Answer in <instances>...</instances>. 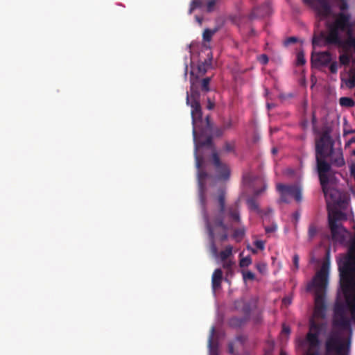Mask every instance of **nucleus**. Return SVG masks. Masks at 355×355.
I'll return each instance as SVG.
<instances>
[{
    "instance_id": "obj_1",
    "label": "nucleus",
    "mask_w": 355,
    "mask_h": 355,
    "mask_svg": "<svg viewBox=\"0 0 355 355\" xmlns=\"http://www.w3.org/2000/svg\"><path fill=\"white\" fill-rule=\"evenodd\" d=\"M338 267L340 287L345 302L340 300L338 293L333 309V325L338 331L332 332L327 340L331 335L338 334L347 346L346 354L348 355L352 334V320L355 321V234L350 239L347 252L340 254Z\"/></svg>"
},
{
    "instance_id": "obj_2",
    "label": "nucleus",
    "mask_w": 355,
    "mask_h": 355,
    "mask_svg": "<svg viewBox=\"0 0 355 355\" xmlns=\"http://www.w3.org/2000/svg\"><path fill=\"white\" fill-rule=\"evenodd\" d=\"M202 209L204 220L209 239H215L216 238L220 242H224L228 239V230L233 229V226L235 225L241 224L237 202L228 207L227 217L215 216L211 219L207 215L205 206L202 207Z\"/></svg>"
},
{
    "instance_id": "obj_3",
    "label": "nucleus",
    "mask_w": 355,
    "mask_h": 355,
    "mask_svg": "<svg viewBox=\"0 0 355 355\" xmlns=\"http://www.w3.org/2000/svg\"><path fill=\"white\" fill-rule=\"evenodd\" d=\"M326 256L327 260L322 263L320 270L316 272L312 280L308 283L306 287L307 291H314V315L315 317L320 318H325L327 311L325 295L329 284V250H327Z\"/></svg>"
},
{
    "instance_id": "obj_4",
    "label": "nucleus",
    "mask_w": 355,
    "mask_h": 355,
    "mask_svg": "<svg viewBox=\"0 0 355 355\" xmlns=\"http://www.w3.org/2000/svg\"><path fill=\"white\" fill-rule=\"evenodd\" d=\"M317 151V172L327 206L329 207L330 204L340 205L343 202L342 193L332 186L336 180L335 171L331 168L329 162L324 161L320 155V147Z\"/></svg>"
},
{
    "instance_id": "obj_5",
    "label": "nucleus",
    "mask_w": 355,
    "mask_h": 355,
    "mask_svg": "<svg viewBox=\"0 0 355 355\" xmlns=\"http://www.w3.org/2000/svg\"><path fill=\"white\" fill-rule=\"evenodd\" d=\"M210 82L211 78L209 77L199 79L198 77H194L192 72L191 73L190 90L187 92L186 103L191 108V114L193 123L198 120H201L202 116L198 89L200 88L202 92H208L210 90Z\"/></svg>"
},
{
    "instance_id": "obj_6",
    "label": "nucleus",
    "mask_w": 355,
    "mask_h": 355,
    "mask_svg": "<svg viewBox=\"0 0 355 355\" xmlns=\"http://www.w3.org/2000/svg\"><path fill=\"white\" fill-rule=\"evenodd\" d=\"M321 149V154L320 155L327 162L326 159L329 157L330 166L331 165L336 167H342L345 166V161L343 157L341 149L335 150L334 148V142L328 132H324L321 135L319 140L316 142L315 145V159L317 160L318 148Z\"/></svg>"
},
{
    "instance_id": "obj_7",
    "label": "nucleus",
    "mask_w": 355,
    "mask_h": 355,
    "mask_svg": "<svg viewBox=\"0 0 355 355\" xmlns=\"http://www.w3.org/2000/svg\"><path fill=\"white\" fill-rule=\"evenodd\" d=\"M340 29L335 26L333 24L328 26V33L325 35L321 33L319 37H314L313 38V45L318 46L320 41L324 39L328 44H335L340 46H349L352 47L355 50V37L349 36L345 42H343L340 39Z\"/></svg>"
},
{
    "instance_id": "obj_8",
    "label": "nucleus",
    "mask_w": 355,
    "mask_h": 355,
    "mask_svg": "<svg viewBox=\"0 0 355 355\" xmlns=\"http://www.w3.org/2000/svg\"><path fill=\"white\" fill-rule=\"evenodd\" d=\"M319 331L318 325L315 323H311L310 330L307 333L305 338H299L297 341L298 348L305 349L308 346L309 351L318 350L320 340H319Z\"/></svg>"
},
{
    "instance_id": "obj_9",
    "label": "nucleus",
    "mask_w": 355,
    "mask_h": 355,
    "mask_svg": "<svg viewBox=\"0 0 355 355\" xmlns=\"http://www.w3.org/2000/svg\"><path fill=\"white\" fill-rule=\"evenodd\" d=\"M325 355H347V346L338 334L331 335L325 341Z\"/></svg>"
},
{
    "instance_id": "obj_10",
    "label": "nucleus",
    "mask_w": 355,
    "mask_h": 355,
    "mask_svg": "<svg viewBox=\"0 0 355 355\" xmlns=\"http://www.w3.org/2000/svg\"><path fill=\"white\" fill-rule=\"evenodd\" d=\"M196 166L199 169L198 173V195L199 200L202 207H205L206 198H205V180L208 176V174L203 171H200L201 166L203 162L202 157L196 155Z\"/></svg>"
},
{
    "instance_id": "obj_11",
    "label": "nucleus",
    "mask_w": 355,
    "mask_h": 355,
    "mask_svg": "<svg viewBox=\"0 0 355 355\" xmlns=\"http://www.w3.org/2000/svg\"><path fill=\"white\" fill-rule=\"evenodd\" d=\"M303 2L311 6L316 12L317 15L326 18L331 12V7L329 0H302Z\"/></svg>"
},
{
    "instance_id": "obj_12",
    "label": "nucleus",
    "mask_w": 355,
    "mask_h": 355,
    "mask_svg": "<svg viewBox=\"0 0 355 355\" xmlns=\"http://www.w3.org/2000/svg\"><path fill=\"white\" fill-rule=\"evenodd\" d=\"M212 162L217 173L218 179L220 180H229L230 177V169L226 164L220 161L217 153L212 154Z\"/></svg>"
},
{
    "instance_id": "obj_13",
    "label": "nucleus",
    "mask_w": 355,
    "mask_h": 355,
    "mask_svg": "<svg viewBox=\"0 0 355 355\" xmlns=\"http://www.w3.org/2000/svg\"><path fill=\"white\" fill-rule=\"evenodd\" d=\"M256 306L257 300L255 299L245 301L244 299L241 298L235 300L234 302V309L243 313L244 317L247 318L248 320L252 310Z\"/></svg>"
},
{
    "instance_id": "obj_14",
    "label": "nucleus",
    "mask_w": 355,
    "mask_h": 355,
    "mask_svg": "<svg viewBox=\"0 0 355 355\" xmlns=\"http://www.w3.org/2000/svg\"><path fill=\"white\" fill-rule=\"evenodd\" d=\"M329 226L332 239L340 244H344L346 242L347 237L349 235V232L342 225H336L333 222Z\"/></svg>"
},
{
    "instance_id": "obj_15",
    "label": "nucleus",
    "mask_w": 355,
    "mask_h": 355,
    "mask_svg": "<svg viewBox=\"0 0 355 355\" xmlns=\"http://www.w3.org/2000/svg\"><path fill=\"white\" fill-rule=\"evenodd\" d=\"M277 191H284L288 196H292L297 202H300L302 200V189L296 184L286 185L278 184L276 186Z\"/></svg>"
},
{
    "instance_id": "obj_16",
    "label": "nucleus",
    "mask_w": 355,
    "mask_h": 355,
    "mask_svg": "<svg viewBox=\"0 0 355 355\" xmlns=\"http://www.w3.org/2000/svg\"><path fill=\"white\" fill-rule=\"evenodd\" d=\"M350 18L351 16L349 14L341 12L338 14L336 20L332 24L340 29L341 31L348 30V33L351 35L352 24L350 23Z\"/></svg>"
},
{
    "instance_id": "obj_17",
    "label": "nucleus",
    "mask_w": 355,
    "mask_h": 355,
    "mask_svg": "<svg viewBox=\"0 0 355 355\" xmlns=\"http://www.w3.org/2000/svg\"><path fill=\"white\" fill-rule=\"evenodd\" d=\"M331 60V53L328 51L318 53L314 57L312 55L311 62L322 66H327Z\"/></svg>"
},
{
    "instance_id": "obj_18",
    "label": "nucleus",
    "mask_w": 355,
    "mask_h": 355,
    "mask_svg": "<svg viewBox=\"0 0 355 355\" xmlns=\"http://www.w3.org/2000/svg\"><path fill=\"white\" fill-rule=\"evenodd\" d=\"M347 219L346 214L339 210L329 211L328 214L329 225L333 222L334 225H341L339 222Z\"/></svg>"
},
{
    "instance_id": "obj_19",
    "label": "nucleus",
    "mask_w": 355,
    "mask_h": 355,
    "mask_svg": "<svg viewBox=\"0 0 355 355\" xmlns=\"http://www.w3.org/2000/svg\"><path fill=\"white\" fill-rule=\"evenodd\" d=\"M218 202L219 205V209L216 216H223L227 217L228 207L225 208V193L223 190H220L218 196Z\"/></svg>"
},
{
    "instance_id": "obj_20",
    "label": "nucleus",
    "mask_w": 355,
    "mask_h": 355,
    "mask_svg": "<svg viewBox=\"0 0 355 355\" xmlns=\"http://www.w3.org/2000/svg\"><path fill=\"white\" fill-rule=\"evenodd\" d=\"M270 13V6L269 4L266 3L262 5L259 8H255L253 9L250 18L254 19L257 17H263Z\"/></svg>"
},
{
    "instance_id": "obj_21",
    "label": "nucleus",
    "mask_w": 355,
    "mask_h": 355,
    "mask_svg": "<svg viewBox=\"0 0 355 355\" xmlns=\"http://www.w3.org/2000/svg\"><path fill=\"white\" fill-rule=\"evenodd\" d=\"M223 279V271L220 268L216 269L211 277V286L214 291L220 288Z\"/></svg>"
},
{
    "instance_id": "obj_22",
    "label": "nucleus",
    "mask_w": 355,
    "mask_h": 355,
    "mask_svg": "<svg viewBox=\"0 0 355 355\" xmlns=\"http://www.w3.org/2000/svg\"><path fill=\"white\" fill-rule=\"evenodd\" d=\"M233 234L232 235V238L234 239L237 242L241 241L245 236V228L244 226L241 225L238 228L232 229Z\"/></svg>"
},
{
    "instance_id": "obj_23",
    "label": "nucleus",
    "mask_w": 355,
    "mask_h": 355,
    "mask_svg": "<svg viewBox=\"0 0 355 355\" xmlns=\"http://www.w3.org/2000/svg\"><path fill=\"white\" fill-rule=\"evenodd\" d=\"M247 320H248V319L244 316L241 318L232 317L229 320V324L232 327H240L244 324Z\"/></svg>"
},
{
    "instance_id": "obj_24",
    "label": "nucleus",
    "mask_w": 355,
    "mask_h": 355,
    "mask_svg": "<svg viewBox=\"0 0 355 355\" xmlns=\"http://www.w3.org/2000/svg\"><path fill=\"white\" fill-rule=\"evenodd\" d=\"M233 248L228 245L225 248L219 253L220 259L222 261H228L227 259L232 254Z\"/></svg>"
},
{
    "instance_id": "obj_25",
    "label": "nucleus",
    "mask_w": 355,
    "mask_h": 355,
    "mask_svg": "<svg viewBox=\"0 0 355 355\" xmlns=\"http://www.w3.org/2000/svg\"><path fill=\"white\" fill-rule=\"evenodd\" d=\"M247 205L250 210L255 211L258 213L260 212L259 204L257 202L256 198L251 197L247 200Z\"/></svg>"
},
{
    "instance_id": "obj_26",
    "label": "nucleus",
    "mask_w": 355,
    "mask_h": 355,
    "mask_svg": "<svg viewBox=\"0 0 355 355\" xmlns=\"http://www.w3.org/2000/svg\"><path fill=\"white\" fill-rule=\"evenodd\" d=\"M339 103L343 107H352L355 105L354 101L349 97H341Z\"/></svg>"
},
{
    "instance_id": "obj_27",
    "label": "nucleus",
    "mask_w": 355,
    "mask_h": 355,
    "mask_svg": "<svg viewBox=\"0 0 355 355\" xmlns=\"http://www.w3.org/2000/svg\"><path fill=\"white\" fill-rule=\"evenodd\" d=\"M234 262L232 260L223 261V268L226 270L227 275H232L233 274L232 267Z\"/></svg>"
},
{
    "instance_id": "obj_28",
    "label": "nucleus",
    "mask_w": 355,
    "mask_h": 355,
    "mask_svg": "<svg viewBox=\"0 0 355 355\" xmlns=\"http://www.w3.org/2000/svg\"><path fill=\"white\" fill-rule=\"evenodd\" d=\"M318 234V229L315 224L312 223L309 225L308 230V237L309 240H312Z\"/></svg>"
},
{
    "instance_id": "obj_29",
    "label": "nucleus",
    "mask_w": 355,
    "mask_h": 355,
    "mask_svg": "<svg viewBox=\"0 0 355 355\" xmlns=\"http://www.w3.org/2000/svg\"><path fill=\"white\" fill-rule=\"evenodd\" d=\"M215 32V31H212L209 28L205 29L202 34L203 40L208 42H210Z\"/></svg>"
},
{
    "instance_id": "obj_30",
    "label": "nucleus",
    "mask_w": 355,
    "mask_h": 355,
    "mask_svg": "<svg viewBox=\"0 0 355 355\" xmlns=\"http://www.w3.org/2000/svg\"><path fill=\"white\" fill-rule=\"evenodd\" d=\"M252 260L250 256H247L245 257H242L240 259L239 261V266L241 268H245L249 266L250 264H252Z\"/></svg>"
},
{
    "instance_id": "obj_31",
    "label": "nucleus",
    "mask_w": 355,
    "mask_h": 355,
    "mask_svg": "<svg viewBox=\"0 0 355 355\" xmlns=\"http://www.w3.org/2000/svg\"><path fill=\"white\" fill-rule=\"evenodd\" d=\"M351 56L347 53L341 54L339 56V61L342 65L347 66L349 64Z\"/></svg>"
},
{
    "instance_id": "obj_32",
    "label": "nucleus",
    "mask_w": 355,
    "mask_h": 355,
    "mask_svg": "<svg viewBox=\"0 0 355 355\" xmlns=\"http://www.w3.org/2000/svg\"><path fill=\"white\" fill-rule=\"evenodd\" d=\"M242 275H243V279L244 281H247V280L253 281L255 279L254 274L250 270H247V271L243 270Z\"/></svg>"
},
{
    "instance_id": "obj_33",
    "label": "nucleus",
    "mask_w": 355,
    "mask_h": 355,
    "mask_svg": "<svg viewBox=\"0 0 355 355\" xmlns=\"http://www.w3.org/2000/svg\"><path fill=\"white\" fill-rule=\"evenodd\" d=\"M256 268L261 274H266L267 272V264L264 262H259L256 264Z\"/></svg>"
},
{
    "instance_id": "obj_34",
    "label": "nucleus",
    "mask_w": 355,
    "mask_h": 355,
    "mask_svg": "<svg viewBox=\"0 0 355 355\" xmlns=\"http://www.w3.org/2000/svg\"><path fill=\"white\" fill-rule=\"evenodd\" d=\"M209 243H210V250H211L212 254L215 257L218 256V248L215 243V239H209Z\"/></svg>"
},
{
    "instance_id": "obj_35",
    "label": "nucleus",
    "mask_w": 355,
    "mask_h": 355,
    "mask_svg": "<svg viewBox=\"0 0 355 355\" xmlns=\"http://www.w3.org/2000/svg\"><path fill=\"white\" fill-rule=\"evenodd\" d=\"M235 145L234 142L226 141L224 145V150L227 153H232L234 151Z\"/></svg>"
},
{
    "instance_id": "obj_36",
    "label": "nucleus",
    "mask_w": 355,
    "mask_h": 355,
    "mask_svg": "<svg viewBox=\"0 0 355 355\" xmlns=\"http://www.w3.org/2000/svg\"><path fill=\"white\" fill-rule=\"evenodd\" d=\"M201 1L200 0H193L191 3L190 8H189V14H191L193 11L196 9L197 8H199L201 6Z\"/></svg>"
},
{
    "instance_id": "obj_37",
    "label": "nucleus",
    "mask_w": 355,
    "mask_h": 355,
    "mask_svg": "<svg viewBox=\"0 0 355 355\" xmlns=\"http://www.w3.org/2000/svg\"><path fill=\"white\" fill-rule=\"evenodd\" d=\"M214 334H215V327H212L211 329L210 335H209V339H208V345H209V347L210 348L211 351H213V349H214L213 337H214Z\"/></svg>"
},
{
    "instance_id": "obj_38",
    "label": "nucleus",
    "mask_w": 355,
    "mask_h": 355,
    "mask_svg": "<svg viewBox=\"0 0 355 355\" xmlns=\"http://www.w3.org/2000/svg\"><path fill=\"white\" fill-rule=\"evenodd\" d=\"M219 0H209L207 3V11L211 12L214 10V6Z\"/></svg>"
},
{
    "instance_id": "obj_39",
    "label": "nucleus",
    "mask_w": 355,
    "mask_h": 355,
    "mask_svg": "<svg viewBox=\"0 0 355 355\" xmlns=\"http://www.w3.org/2000/svg\"><path fill=\"white\" fill-rule=\"evenodd\" d=\"M280 193V201L285 203H288L289 199L288 196L285 193L284 191H278Z\"/></svg>"
},
{
    "instance_id": "obj_40",
    "label": "nucleus",
    "mask_w": 355,
    "mask_h": 355,
    "mask_svg": "<svg viewBox=\"0 0 355 355\" xmlns=\"http://www.w3.org/2000/svg\"><path fill=\"white\" fill-rule=\"evenodd\" d=\"M306 60L303 53H298L297 55V64L298 65H302L305 63Z\"/></svg>"
},
{
    "instance_id": "obj_41",
    "label": "nucleus",
    "mask_w": 355,
    "mask_h": 355,
    "mask_svg": "<svg viewBox=\"0 0 355 355\" xmlns=\"http://www.w3.org/2000/svg\"><path fill=\"white\" fill-rule=\"evenodd\" d=\"M232 126V119H228L227 121H223L222 128L224 131L230 129Z\"/></svg>"
},
{
    "instance_id": "obj_42",
    "label": "nucleus",
    "mask_w": 355,
    "mask_h": 355,
    "mask_svg": "<svg viewBox=\"0 0 355 355\" xmlns=\"http://www.w3.org/2000/svg\"><path fill=\"white\" fill-rule=\"evenodd\" d=\"M266 188H267L266 184H263V186L261 189H256L254 191L252 197H254L257 198L259 196H260L263 192H264L266 191Z\"/></svg>"
},
{
    "instance_id": "obj_43",
    "label": "nucleus",
    "mask_w": 355,
    "mask_h": 355,
    "mask_svg": "<svg viewBox=\"0 0 355 355\" xmlns=\"http://www.w3.org/2000/svg\"><path fill=\"white\" fill-rule=\"evenodd\" d=\"M259 61L261 64L265 65L268 64L269 59L268 57L266 54H261L258 58Z\"/></svg>"
},
{
    "instance_id": "obj_44",
    "label": "nucleus",
    "mask_w": 355,
    "mask_h": 355,
    "mask_svg": "<svg viewBox=\"0 0 355 355\" xmlns=\"http://www.w3.org/2000/svg\"><path fill=\"white\" fill-rule=\"evenodd\" d=\"M254 245L256 246L257 248L263 250L265 248V243L261 240H257L254 242Z\"/></svg>"
},
{
    "instance_id": "obj_45",
    "label": "nucleus",
    "mask_w": 355,
    "mask_h": 355,
    "mask_svg": "<svg viewBox=\"0 0 355 355\" xmlns=\"http://www.w3.org/2000/svg\"><path fill=\"white\" fill-rule=\"evenodd\" d=\"M297 37H290L287 38L284 41V45L285 46H288L291 44H294V43L297 42Z\"/></svg>"
},
{
    "instance_id": "obj_46",
    "label": "nucleus",
    "mask_w": 355,
    "mask_h": 355,
    "mask_svg": "<svg viewBox=\"0 0 355 355\" xmlns=\"http://www.w3.org/2000/svg\"><path fill=\"white\" fill-rule=\"evenodd\" d=\"M347 85L349 88H353L355 87V76H353L348 79Z\"/></svg>"
},
{
    "instance_id": "obj_47",
    "label": "nucleus",
    "mask_w": 355,
    "mask_h": 355,
    "mask_svg": "<svg viewBox=\"0 0 355 355\" xmlns=\"http://www.w3.org/2000/svg\"><path fill=\"white\" fill-rule=\"evenodd\" d=\"M329 70L332 73H336L338 71V64L336 62H333L329 66Z\"/></svg>"
},
{
    "instance_id": "obj_48",
    "label": "nucleus",
    "mask_w": 355,
    "mask_h": 355,
    "mask_svg": "<svg viewBox=\"0 0 355 355\" xmlns=\"http://www.w3.org/2000/svg\"><path fill=\"white\" fill-rule=\"evenodd\" d=\"M299 260H300L299 256L297 254H295L293 258V262L294 267L296 270H297L299 268Z\"/></svg>"
},
{
    "instance_id": "obj_49",
    "label": "nucleus",
    "mask_w": 355,
    "mask_h": 355,
    "mask_svg": "<svg viewBox=\"0 0 355 355\" xmlns=\"http://www.w3.org/2000/svg\"><path fill=\"white\" fill-rule=\"evenodd\" d=\"M224 130L222 127L215 129L214 134L216 137H220L223 135Z\"/></svg>"
},
{
    "instance_id": "obj_50",
    "label": "nucleus",
    "mask_w": 355,
    "mask_h": 355,
    "mask_svg": "<svg viewBox=\"0 0 355 355\" xmlns=\"http://www.w3.org/2000/svg\"><path fill=\"white\" fill-rule=\"evenodd\" d=\"M339 8L341 11H344L348 8V4L345 0H341Z\"/></svg>"
},
{
    "instance_id": "obj_51",
    "label": "nucleus",
    "mask_w": 355,
    "mask_h": 355,
    "mask_svg": "<svg viewBox=\"0 0 355 355\" xmlns=\"http://www.w3.org/2000/svg\"><path fill=\"white\" fill-rule=\"evenodd\" d=\"M291 332V329L288 326L283 324L282 333L286 335H288Z\"/></svg>"
},
{
    "instance_id": "obj_52",
    "label": "nucleus",
    "mask_w": 355,
    "mask_h": 355,
    "mask_svg": "<svg viewBox=\"0 0 355 355\" xmlns=\"http://www.w3.org/2000/svg\"><path fill=\"white\" fill-rule=\"evenodd\" d=\"M212 144V139L211 137H208L206 140L201 144V146H211Z\"/></svg>"
},
{
    "instance_id": "obj_53",
    "label": "nucleus",
    "mask_w": 355,
    "mask_h": 355,
    "mask_svg": "<svg viewBox=\"0 0 355 355\" xmlns=\"http://www.w3.org/2000/svg\"><path fill=\"white\" fill-rule=\"evenodd\" d=\"M265 230L267 233L273 232L277 230V226L272 225L271 227H266Z\"/></svg>"
},
{
    "instance_id": "obj_54",
    "label": "nucleus",
    "mask_w": 355,
    "mask_h": 355,
    "mask_svg": "<svg viewBox=\"0 0 355 355\" xmlns=\"http://www.w3.org/2000/svg\"><path fill=\"white\" fill-rule=\"evenodd\" d=\"M304 355H319V352L318 350L309 351V349H307Z\"/></svg>"
},
{
    "instance_id": "obj_55",
    "label": "nucleus",
    "mask_w": 355,
    "mask_h": 355,
    "mask_svg": "<svg viewBox=\"0 0 355 355\" xmlns=\"http://www.w3.org/2000/svg\"><path fill=\"white\" fill-rule=\"evenodd\" d=\"M214 103L212 102L209 98H208L207 108L208 110H212L214 107Z\"/></svg>"
},
{
    "instance_id": "obj_56",
    "label": "nucleus",
    "mask_w": 355,
    "mask_h": 355,
    "mask_svg": "<svg viewBox=\"0 0 355 355\" xmlns=\"http://www.w3.org/2000/svg\"><path fill=\"white\" fill-rule=\"evenodd\" d=\"M350 172L352 175L355 178V164H353L350 168Z\"/></svg>"
},
{
    "instance_id": "obj_57",
    "label": "nucleus",
    "mask_w": 355,
    "mask_h": 355,
    "mask_svg": "<svg viewBox=\"0 0 355 355\" xmlns=\"http://www.w3.org/2000/svg\"><path fill=\"white\" fill-rule=\"evenodd\" d=\"M317 122V119H316V116H315V112H313L312 113V123L313 125H315Z\"/></svg>"
},
{
    "instance_id": "obj_58",
    "label": "nucleus",
    "mask_w": 355,
    "mask_h": 355,
    "mask_svg": "<svg viewBox=\"0 0 355 355\" xmlns=\"http://www.w3.org/2000/svg\"><path fill=\"white\" fill-rule=\"evenodd\" d=\"M293 218L297 220L299 218H300V212L298 211H295L294 214H293Z\"/></svg>"
},
{
    "instance_id": "obj_59",
    "label": "nucleus",
    "mask_w": 355,
    "mask_h": 355,
    "mask_svg": "<svg viewBox=\"0 0 355 355\" xmlns=\"http://www.w3.org/2000/svg\"><path fill=\"white\" fill-rule=\"evenodd\" d=\"M308 123H309V122H308V121H307V120H304V121H303L302 122V126L303 127V128H304V129H305V128H307V126H308Z\"/></svg>"
},
{
    "instance_id": "obj_60",
    "label": "nucleus",
    "mask_w": 355,
    "mask_h": 355,
    "mask_svg": "<svg viewBox=\"0 0 355 355\" xmlns=\"http://www.w3.org/2000/svg\"><path fill=\"white\" fill-rule=\"evenodd\" d=\"M274 107H275V105L273 103H267V107L268 110H270Z\"/></svg>"
},
{
    "instance_id": "obj_61",
    "label": "nucleus",
    "mask_w": 355,
    "mask_h": 355,
    "mask_svg": "<svg viewBox=\"0 0 355 355\" xmlns=\"http://www.w3.org/2000/svg\"><path fill=\"white\" fill-rule=\"evenodd\" d=\"M193 135L194 139L196 140V130L195 128H193Z\"/></svg>"
},
{
    "instance_id": "obj_62",
    "label": "nucleus",
    "mask_w": 355,
    "mask_h": 355,
    "mask_svg": "<svg viewBox=\"0 0 355 355\" xmlns=\"http://www.w3.org/2000/svg\"><path fill=\"white\" fill-rule=\"evenodd\" d=\"M277 153V149L276 148H273L272 149V153L273 155H275Z\"/></svg>"
},
{
    "instance_id": "obj_63",
    "label": "nucleus",
    "mask_w": 355,
    "mask_h": 355,
    "mask_svg": "<svg viewBox=\"0 0 355 355\" xmlns=\"http://www.w3.org/2000/svg\"><path fill=\"white\" fill-rule=\"evenodd\" d=\"M279 355H288V354H287V353L284 350L282 349L280 351Z\"/></svg>"
},
{
    "instance_id": "obj_64",
    "label": "nucleus",
    "mask_w": 355,
    "mask_h": 355,
    "mask_svg": "<svg viewBox=\"0 0 355 355\" xmlns=\"http://www.w3.org/2000/svg\"><path fill=\"white\" fill-rule=\"evenodd\" d=\"M351 143H355V137L352 138L349 141V144H351Z\"/></svg>"
}]
</instances>
